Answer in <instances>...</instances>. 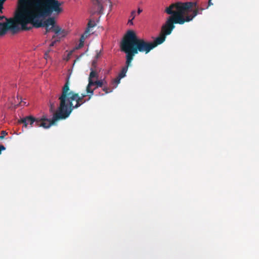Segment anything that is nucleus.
Instances as JSON below:
<instances>
[{"instance_id": "nucleus-8", "label": "nucleus", "mask_w": 259, "mask_h": 259, "mask_svg": "<svg viewBox=\"0 0 259 259\" xmlns=\"http://www.w3.org/2000/svg\"><path fill=\"white\" fill-rule=\"evenodd\" d=\"M103 84L104 82L102 80H98L93 81H90V83H88L86 88L87 94H88V96L89 97L88 100H90L93 95L94 91L99 87H102Z\"/></svg>"}, {"instance_id": "nucleus-11", "label": "nucleus", "mask_w": 259, "mask_h": 259, "mask_svg": "<svg viewBox=\"0 0 259 259\" xmlns=\"http://www.w3.org/2000/svg\"><path fill=\"white\" fill-rule=\"evenodd\" d=\"M96 25V23L94 21L90 20L88 23V27L85 31V33H89L90 32V29L93 28Z\"/></svg>"}, {"instance_id": "nucleus-27", "label": "nucleus", "mask_w": 259, "mask_h": 259, "mask_svg": "<svg viewBox=\"0 0 259 259\" xmlns=\"http://www.w3.org/2000/svg\"><path fill=\"white\" fill-rule=\"evenodd\" d=\"M51 51V49H49L46 52H48V54H49V53Z\"/></svg>"}, {"instance_id": "nucleus-4", "label": "nucleus", "mask_w": 259, "mask_h": 259, "mask_svg": "<svg viewBox=\"0 0 259 259\" xmlns=\"http://www.w3.org/2000/svg\"><path fill=\"white\" fill-rule=\"evenodd\" d=\"M61 4L57 0H32L28 3V8L23 9L31 14L32 18L49 16L53 12L59 14L62 12Z\"/></svg>"}, {"instance_id": "nucleus-14", "label": "nucleus", "mask_w": 259, "mask_h": 259, "mask_svg": "<svg viewBox=\"0 0 259 259\" xmlns=\"http://www.w3.org/2000/svg\"><path fill=\"white\" fill-rule=\"evenodd\" d=\"M1 135L0 136V140H2L4 139L5 136L8 135V133L5 131H1Z\"/></svg>"}, {"instance_id": "nucleus-20", "label": "nucleus", "mask_w": 259, "mask_h": 259, "mask_svg": "<svg viewBox=\"0 0 259 259\" xmlns=\"http://www.w3.org/2000/svg\"><path fill=\"white\" fill-rule=\"evenodd\" d=\"M6 149V148L3 145H0V154L2 153V151L5 150Z\"/></svg>"}, {"instance_id": "nucleus-10", "label": "nucleus", "mask_w": 259, "mask_h": 259, "mask_svg": "<svg viewBox=\"0 0 259 259\" xmlns=\"http://www.w3.org/2000/svg\"><path fill=\"white\" fill-rule=\"evenodd\" d=\"M91 71L90 72V75L89 77V79H88L89 83H90V81H94L93 80V78H98V73L97 72V71L96 70H93L92 68H91Z\"/></svg>"}, {"instance_id": "nucleus-16", "label": "nucleus", "mask_w": 259, "mask_h": 259, "mask_svg": "<svg viewBox=\"0 0 259 259\" xmlns=\"http://www.w3.org/2000/svg\"><path fill=\"white\" fill-rule=\"evenodd\" d=\"M5 1L6 0H0V13L2 12L3 4ZM2 18L3 17L0 16V20H1Z\"/></svg>"}, {"instance_id": "nucleus-21", "label": "nucleus", "mask_w": 259, "mask_h": 259, "mask_svg": "<svg viewBox=\"0 0 259 259\" xmlns=\"http://www.w3.org/2000/svg\"><path fill=\"white\" fill-rule=\"evenodd\" d=\"M133 20L134 19H129L128 21V24L130 25H133Z\"/></svg>"}, {"instance_id": "nucleus-12", "label": "nucleus", "mask_w": 259, "mask_h": 259, "mask_svg": "<svg viewBox=\"0 0 259 259\" xmlns=\"http://www.w3.org/2000/svg\"><path fill=\"white\" fill-rule=\"evenodd\" d=\"M121 78H119L118 76L112 80V84H115L114 88H116L117 85L120 83Z\"/></svg>"}, {"instance_id": "nucleus-9", "label": "nucleus", "mask_w": 259, "mask_h": 259, "mask_svg": "<svg viewBox=\"0 0 259 259\" xmlns=\"http://www.w3.org/2000/svg\"><path fill=\"white\" fill-rule=\"evenodd\" d=\"M125 58H126L125 66H124V67H122L121 70L120 71V72L119 73V74L118 75V76L121 78H122L126 76V73L127 71L128 68L129 66H130L131 65V63L132 61V60H130V61L128 62V58H127V56H126V55L125 56Z\"/></svg>"}, {"instance_id": "nucleus-24", "label": "nucleus", "mask_w": 259, "mask_h": 259, "mask_svg": "<svg viewBox=\"0 0 259 259\" xmlns=\"http://www.w3.org/2000/svg\"><path fill=\"white\" fill-rule=\"evenodd\" d=\"M142 12V10L140 8L138 9L137 13L138 14H140Z\"/></svg>"}, {"instance_id": "nucleus-6", "label": "nucleus", "mask_w": 259, "mask_h": 259, "mask_svg": "<svg viewBox=\"0 0 259 259\" xmlns=\"http://www.w3.org/2000/svg\"><path fill=\"white\" fill-rule=\"evenodd\" d=\"M92 3L90 12L92 15L96 13L102 14L105 7L108 6L110 9L112 7V3L110 0H92Z\"/></svg>"}, {"instance_id": "nucleus-22", "label": "nucleus", "mask_w": 259, "mask_h": 259, "mask_svg": "<svg viewBox=\"0 0 259 259\" xmlns=\"http://www.w3.org/2000/svg\"><path fill=\"white\" fill-rule=\"evenodd\" d=\"M87 96H88V94H87V95H86V94H81V96H79V97H80V98H81L82 99H84V98Z\"/></svg>"}, {"instance_id": "nucleus-29", "label": "nucleus", "mask_w": 259, "mask_h": 259, "mask_svg": "<svg viewBox=\"0 0 259 259\" xmlns=\"http://www.w3.org/2000/svg\"><path fill=\"white\" fill-rule=\"evenodd\" d=\"M99 54H98L97 55V58H98V57H99Z\"/></svg>"}, {"instance_id": "nucleus-3", "label": "nucleus", "mask_w": 259, "mask_h": 259, "mask_svg": "<svg viewBox=\"0 0 259 259\" xmlns=\"http://www.w3.org/2000/svg\"><path fill=\"white\" fill-rule=\"evenodd\" d=\"M40 18H32V14L28 13L27 11L23 10L16 14V21L21 25L22 30H28L32 27H28L27 25L28 23H31L33 26L36 28L45 27L46 32L45 34H47L49 32L52 31L56 34H61L63 36L66 35V31L62 29L59 26L55 25V20L54 18L50 17L45 20H39Z\"/></svg>"}, {"instance_id": "nucleus-19", "label": "nucleus", "mask_w": 259, "mask_h": 259, "mask_svg": "<svg viewBox=\"0 0 259 259\" xmlns=\"http://www.w3.org/2000/svg\"><path fill=\"white\" fill-rule=\"evenodd\" d=\"M59 40H53L51 43V44L50 45V47H52L53 46H54V45L55 44V43L57 42V41H58Z\"/></svg>"}, {"instance_id": "nucleus-26", "label": "nucleus", "mask_w": 259, "mask_h": 259, "mask_svg": "<svg viewBox=\"0 0 259 259\" xmlns=\"http://www.w3.org/2000/svg\"><path fill=\"white\" fill-rule=\"evenodd\" d=\"M72 51L70 52L68 54V58H69V57H70V56L72 55Z\"/></svg>"}, {"instance_id": "nucleus-28", "label": "nucleus", "mask_w": 259, "mask_h": 259, "mask_svg": "<svg viewBox=\"0 0 259 259\" xmlns=\"http://www.w3.org/2000/svg\"><path fill=\"white\" fill-rule=\"evenodd\" d=\"M56 37V36L55 35H54L52 37L53 39H54Z\"/></svg>"}, {"instance_id": "nucleus-25", "label": "nucleus", "mask_w": 259, "mask_h": 259, "mask_svg": "<svg viewBox=\"0 0 259 259\" xmlns=\"http://www.w3.org/2000/svg\"><path fill=\"white\" fill-rule=\"evenodd\" d=\"M212 3H211V0H208V6H210L212 5Z\"/></svg>"}, {"instance_id": "nucleus-13", "label": "nucleus", "mask_w": 259, "mask_h": 259, "mask_svg": "<svg viewBox=\"0 0 259 259\" xmlns=\"http://www.w3.org/2000/svg\"><path fill=\"white\" fill-rule=\"evenodd\" d=\"M88 34V33H85V32L83 34H82L80 38L79 42L84 44V40L85 38L87 37Z\"/></svg>"}, {"instance_id": "nucleus-2", "label": "nucleus", "mask_w": 259, "mask_h": 259, "mask_svg": "<svg viewBox=\"0 0 259 259\" xmlns=\"http://www.w3.org/2000/svg\"><path fill=\"white\" fill-rule=\"evenodd\" d=\"M59 106L55 112V120L64 119L67 118L74 109L80 107L89 100L79 97L78 93L70 91L69 78H67L62 90V93L58 97Z\"/></svg>"}, {"instance_id": "nucleus-5", "label": "nucleus", "mask_w": 259, "mask_h": 259, "mask_svg": "<svg viewBox=\"0 0 259 259\" xmlns=\"http://www.w3.org/2000/svg\"><path fill=\"white\" fill-rule=\"evenodd\" d=\"M57 98V96L52 95L49 99L50 111L51 113H54L52 119H48L46 115H43L40 118H34L32 116H29L21 119L19 122L23 123L25 127H27L28 124H30L31 127H32L34 125L35 126L43 127L45 128L50 127L58 120L54 119L56 108L55 102Z\"/></svg>"}, {"instance_id": "nucleus-17", "label": "nucleus", "mask_w": 259, "mask_h": 259, "mask_svg": "<svg viewBox=\"0 0 259 259\" xmlns=\"http://www.w3.org/2000/svg\"><path fill=\"white\" fill-rule=\"evenodd\" d=\"M135 17H136V11L133 10L131 13L130 18L132 19H134Z\"/></svg>"}, {"instance_id": "nucleus-7", "label": "nucleus", "mask_w": 259, "mask_h": 259, "mask_svg": "<svg viewBox=\"0 0 259 259\" xmlns=\"http://www.w3.org/2000/svg\"><path fill=\"white\" fill-rule=\"evenodd\" d=\"M18 24H20L16 21V16L15 20L10 19L8 20L7 23H2L0 22V36L6 34L8 30H11L13 33H16L20 30Z\"/></svg>"}, {"instance_id": "nucleus-23", "label": "nucleus", "mask_w": 259, "mask_h": 259, "mask_svg": "<svg viewBox=\"0 0 259 259\" xmlns=\"http://www.w3.org/2000/svg\"><path fill=\"white\" fill-rule=\"evenodd\" d=\"M49 57V55L48 52H45V58L46 59H47Z\"/></svg>"}, {"instance_id": "nucleus-15", "label": "nucleus", "mask_w": 259, "mask_h": 259, "mask_svg": "<svg viewBox=\"0 0 259 259\" xmlns=\"http://www.w3.org/2000/svg\"><path fill=\"white\" fill-rule=\"evenodd\" d=\"M103 91L105 92V94H108L109 93H111L112 92V90H109V88H107V87H104L103 89Z\"/></svg>"}, {"instance_id": "nucleus-1", "label": "nucleus", "mask_w": 259, "mask_h": 259, "mask_svg": "<svg viewBox=\"0 0 259 259\" xmlns=\"http://www.w3.org/2000/svg\"><path fill=\"white\" fill-rule=\"evenodd\" d=\"M203 10V9L199 8L196 2L172 3L164 10V12L170 16L162 26L159 36L153 41H147L139 38L134 30H128L121 41V51L127 56L128 62L133 60L135 55L139 53L148 54L165 41L166 35H169L175 28V24L183 25L189 22Z\"/></svg>"}, {"instance_id": "nucleus-18", "label": "nucleus", "mask_w": 259, "mask_h": 259, "mask_svg": "<svg viewBox=\"0 0 259 259\" xmlns=\"http://www.w3.org/2000/svg\"><path fill=\"white\" fill-rule=\"evenodd\" d=\"M83 45H84L83 44L81 43V42H79V44L75 47V49L76 50L80 49V48H81L83 46Z\"/></svg>"}]
</instances>
